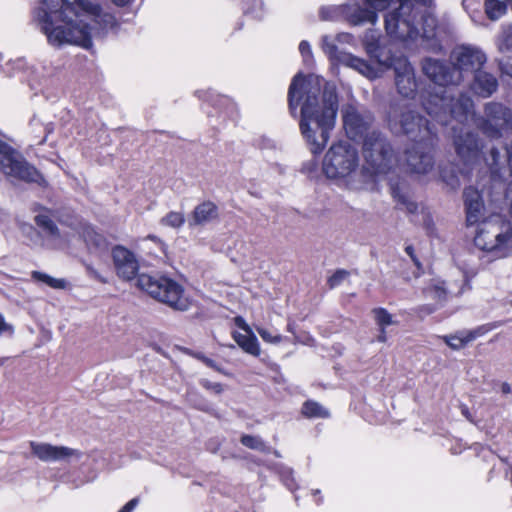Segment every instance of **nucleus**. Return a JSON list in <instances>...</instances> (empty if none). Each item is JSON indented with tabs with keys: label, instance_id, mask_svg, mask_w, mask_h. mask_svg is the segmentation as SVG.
<instances>
[{
	"label": "nucleus",
	"instance_id": "f257e3e1",
	"mask_svg": "<svg viewBox=\"0 0 512 512\" xmlns=\"http://www.w3.org/2000/svg\"><path fill=\"white\" fill-rule=\"evenodd\" d=\"M126 6L132 0H112ZM34 19L54 47L75 45L90 49L93 38L116 25L115 17L97 0H40Z\"/></svg>",
	"mask_w": 512,
	"mask_h": 512
},
{
	"label": "nucleus",
	"instance_id": "f03ea898",
	"mask_svg": "<svg viewBox=\"0 0 512 512\" xmlns=\"http://www.w3.org/2000/svg\"><path fill=\"white\" fill-rule=\"evenodd\" d=\"M322 80L318 76L296 75L289 87V107L293 112L301 105L300 130L310 150L320 153L335 126L338 110L336 88L326 83L320 96Z\"/></svg>",
	"mask_w": 512,
	"mask_h": 512
},
{
	"label": "nucleus",
	"instance_id": "7ed1b4c3",
	"mask_svg": "<svg viewBox=\"0 0 512 512\" xmlns=\"http://www.w3.org/2000/svg\"><path fill=\"white\" fill-rule=\"evenodd\" d=\"M423 71L433 82L422 103L430 116L443 125H448L451 119L463 124L474 118L471 99L465 95L455 99L453 88L446 87L455 83V75H459L455 67L450 68L438 60L426 59L423 63Z\"/></svg>",
	"mask_w": 512,
	"mask_h": 512
},
{
	"label": "nucleus",
	"instance_id": "20e7f679",
	"mask_svg": "<svg viewBox=\"0 0 512 512\" xmlns=\"http://www.w3.org/2000/svg\"><path fill=\"white\" fill-rule=\"evenodd\" d=\"M475 246L504 257L512 250V225L500 215H492L480 222L474 237Z\"/></svg>",
	"mask_w": 512,
	"mask_h": 512
},
{
	"label": "nucleus",
	"instance_id": "39448f33",
	"mask_svg": "<svg viewBox=\"0 0 512 512\" xmlns=\"http://www.w3.org/2000/svg\"><path fill=\"white\" fill-rule=\"evenodd\" d=\"M137 286L175 310L186 311L191 306L183 287L171 278L143 273L137 278Z\"/></svg>",
	"mask_w": 512,
	"mask_h": 512
},
{
	"label": "nucleus",
	"instance_id": "423d86ee",
	"mask_svg": "<svg viewBox=\"0 0 512 512\" xmlns=\"http://www.w3.org/2000/svg\"><path fill=\"white\" fill-rule=\"evenodd\" d=\"M358 167V151L349 142L345 141L332 145L323 160L324 174L330 179L344 183H348Z\"/></svg>",
	"mask_w": 512,
	"mask_h": 512
},
{
	"label": "nucleus",
	"instance_id": "0eeeda50",
	"mask_svg": "<svg viewBox=\"0 0 512 512\" xmlns=\"http://www.w3.org/2000/svg\"><path fill=\"white\" fill-rule=\"evenodd\" d=\"M413 0H401L399 7L385 15V30L388 36L406 45L416 43L420 30L415 25L416 12Z\"/></svg>",
	"mask_w": 512,
	"mask_h": 512
},
{
	"label": "nucleus",
	"instance_id": "6e6552de",
	"mask_svg": "<svg viewBox=\"0 0 512 512\" xmlns=\"http://www.w3.org/2000/svg\"><path fill=\"white\" fill-rule=\"evenodd\" d=\"M374 43H367V54L375 59L384 68L392 67L395 74V86L397 92L405 98H414L417 91L415 71L410 62L403 56L377 54Z\"/></svg>",
	"mask_w": 512,
	"mask_h": 512
},
{
	"label": "nucleus",
	"instance_id": "1a4fd4ad",
	"mask_svg": "<svg viewBox=\"0 0 512 512\" xmlns=\"http://www.w3.org/2000/svg\"><path fill=\"white\" fill-rule=\"evenodd\" d=\"M364 169L373 175H384L395 165L396 158L390 144L376 131L367 134L363 141Z\"/></svg>",
	"mask_w": 512,
	"mask_h": 512
},
{
	"label": "nucleus",
	"instance_id": "9d476101",
	"mask_svg": "<svg viewBox=\"0 0 512 512\" xmlns=\"http://www.w3.org/2000/svg\"><path fill=\"white\" fill-rule=\"evenodd\" d=\"M389 127L397 134H405L415 142H429L432 130L429 123L414 111H393L389 117Z\"/></svg>",
	"mask_w": 512,
	"mask_h": 512
},
{
	"label": "nucleus",
	"instance_id": "9b49d317",
	"mask_svg": "<svg viewBox=\"0 0 512 512\" xmlns=\"http://www.w3.org/2000/svg\"><path fill=\"white\" fill-rule=\"evenodd\" d=\"M0 170L12 180L38 182V171L8 144L0 140Z\"/></svg>",
	"mask_w": 512,
	"mask_h": 512
},
{
	"label": "nucleus",
	"instance_id": "f8f14e48",
	"mask_svg": "<svg viewBox=\"0 0 512 512\" xmlns=\"http://www.w3.org/2000/svg\"><path fill=\"white\" fill-rule=\"evenodd\" d=\"M342 114L344 128L349 138L357 140L373 132L369 131L373 120L371 113L356 105L348 104L343 107Z\"/></svg>",
	"mask_w": 512,
	"mask_h": 512
},
{
	"label": "nucleus",
	"instance_id": "ddd939ff",
	"mask_svg": "<svg viewBox=\"0 0 512 512\" xmlns=\"http://www.w3.org/2000/svg\"><path fill=\"white\" fill-rule=\"evenodd\" d=\"M322 46L324 52L331 58L336 60L338 63L354 69L361 75L374 79L379 77V72L367 63L364 59L354 56L350 53L338 51L333 40L329 36L323 37Z\"/></svg>",
	"mask_w": 512,
	"mask_h": 512
},
{
	"label": "nucleus",
	"instance_id": "4468645a",
	"mask_svg": "<svg viewBox=\"0 0 512 512\" xmlns=\"http://www.w3.org/2000/svg\"><path fill=\"white\" fill-rule=\"evenodd\" d=\"M430 142H418L405 152V161L410 172L425 175L434 168V157Z\"/></svg>",
	"mask_w": 512,
	"mask_h": 512
},
{
	"label": "nucleus",
	"instance_id": "2eb2a0df",
	"mask_svg": "<svg viewBox=\"0 0 512 512\" xmlns=\"http://www.w3.org/2000/svg\"><path fill=\"white\" fill-rule=\"evenodd\" d=\"M487 119L482 123L483 132L490 138L503 135L509 127L510 112L502 104L489 103L486 105Z\"/></svg>",
	"mask_w": 512,
	"mask_h": 512
},
{
	"label": "nucleus",
	"instance_id": "dca6fc26",
	"mask_svg": "<svg viewBox=\"0 0 512 512\" xmlns=\"http://www.w3.org/2000/svg\"><path fill=\"white\" fill-rule=\"evenodd\" d=\"M454 146L457 155L465 163L476 162L480 157L482 145L479 144L476 137L464 126L459 129L453 127Z\"/></svg>",
	"mask_w": 512,
	"mask_h": 512
},
{
	"label": "nucleus",
	"instance_id": "f3484780",
	"mask_svg": "<svg viewBox=\"0 0 512 512\" xmlns=\"http://www.w3.org/2000/svg\"><path fill=\"white\" fill-rule=\"evenodd\" d=\"M33 455L43 462L67 461L70 458H79L78 450L65 447L54 446L48 443L30 442Z\"/></svg>",
	"mask_w": 512,
	"mask_h": 512
},
{
	"label": "nucleus",
	"instance_id": "a211bd4d",
	"mask_svg": "<svg viewBox=\"0 0 512 512\" xmlns=\"http://www.w3.org/2000/svg\"><path fill=\"white\" fill-rule=\"evenodd\" d=\"M112 258L117 275L123 280H132L138 272L139 263L133 252L123 246L112 249Z\"/></svg>",
	"mask_w": 512,
	"mask_h": 512
},
{
	"label": "nucleus",
	"instance_id": "6ab92c4d",
	"mask_svg": "<svg viewBox=\"0 0 512 512\" xmlns=\"http://www.w3.org/2000/svg\"><path fill=\"white\" fill-rule=\"evenodd\" d=\"M454 54L457 65L455 68L458 71H476L486 61L484 53L480 49L471 46L459 47ZM459 74H461V72H459ZM455 77L458 80L460 75H455Z\"/></svg>",
	"mask_w": 512,
	"mask_h": 512
},
{
	"label": "nucleus",
	"instance_id": "aec40b11",
	"mask_svg": "<svg viewBox=\"0 0 512 512\" xmlns=\"http://www.w3.org/2000/svg\"><path fill=\"white\" fill-rule=\"evenodd\" d=\"M35 223L43 230L46 237L53 242L54 247L62 248L70 242V234L58 228L47 213L36 215Z\"/></svg>",
	"mask_w": 512,
	"mask_h": 512
},
{
	"label": "nucleus",
	"instance_id": "412c9836",
	"mask_svg": "<svg viewBox=\"0 0 512 512\" xmlns=\"http://www.w3.org/2000/svg\"><path fill=\"white\" fill-rule=\"evenodd\" d=\"M219 218L218 206L212 201H203L196 205L188 219L189 227H204Z\"/></svg>",
	"mask_w": 512,
	"mask_h": 512
},
{
	"label": "nucleus",
	"instance_id": "4be33fe9",
	"mask_svg": "<svg viewBox=\"0 0 512 512\" xmlns=\"http://www.w3.org/2000/svg\"><path fill=\"white\" fill-rule=\"evenodd\" d=\"M464 201L466 207V223L474 225L482 219L484 205L481 194L473 187L464 190Z\"/></svg>",
	"mask_w": 512,
	"mask_h": 512
},
{
	"label": "nucleus",
	"instance_id": "5701e85b",
	"mask_svg": "<svg viewBox=\"0 0 512 512\" xmlns=\"http://www.w3.org/2000/svg\"><path fill=\"white\" fill-rule=\"evenodd\" d=\"M75 230L83 238L91 252L100 253L107 250L108 243L106 239L96 232L92 226L86 223H79Z\"/></svg>",
	"mask_w": 512,
	"mask_h": 512
},
{
	"label": "nucleus",
	"instance_id": "b1692460",
	"mask_svg": "<svg viewBox=\"0 0 512 512\" xmlns=\"http://www.w3.org/2000/svg\"><path fill=\"white\" fill-rule=\"evenodd\" d=\"M242 330L245 333H235L234 340L245 352L258 356L260 354V346L250 326L243 323Z\"/></svg>",
	"mask_w": 512,
	"mask_h": 512
},
{
	"label": "nucleus",
	"instance_id": "393cba45",
	"mask_svg": "<svg viewBox=\"0 0 512 512\" xmlns=\"http://www.w3.org/2000/svg\"><path fill=\"white\" fill-rule=\"evenodd\" d=\"M497 88V80L496 78L486 72L478 71L475 74L473 90L475 93L488 97L490 96Z\"/></svg>",
	"mask_w": 512,
	"mask_h": 512
},
{
	"label": "nucleus",
	"instance_id": "a878e982",
	"mask_svg": "<svg viewBox=\"0 0 512 512\" xmlns=\"http://www.w3.org/2000/svg\"><path fill=\"white\" fill-rule=\"evenodd\" d=\"M477 337L476 332H460L455 335L444 336L443 340L446 344L454 350H459L465 347L468 343L473 341Z\"/></svg>",
	"mask_w": 512,
	"mask_h": 512
},
{
	"label": "nucleus",
	"instance_id": "bb28decb",
	"mask_svg": "<svg viewBox=\"0 0 512 512\" xmlns=\"http://www.w3.org/2000/svg\"><path fill=\"white\" fill-rule=\"evenodd\" d=\"M507 10L505 2L499 0H485V12L489 19L495 21L501 18Z\"/></svg>",
	"mask_w": 512,
	"mask_h": 512
},
{
	"label": "nucleus",
	"instance_id": "cd10ccee",
	"mask_svg": "<svg viewBox=\"0 0 512 512\" xmlns=\"http://www.w3.org/2000/svg\"><path fill=\"white\" fill-rule=\"evenodd\" d=\"M185 222V216L179 211H170L164 217L161 218L160 224L173 229H178L183 226Z\"/></svg>",
	"mask_w": 512,
	"mask_h": 512
},
{
	"label": "nucleus",
	"instance_id": "c85d7f7f",
	"mask_svg": "<svg viewBox=\"0 0 512 512\" xmlns=\"http://www.w3.org/2000/svg\"><path fill=\"white\" fill-rule=\"evenodd\" d=\"M302 413L307 417L325 418L329 416L328 411L324 407L313 401L304 403Z\"/></svg>",
	"mask_w": 512,
	"mask_h": 512
},
{
	"label": "nucleus",
	"instance_id": "c756f323",
	"mask_svg": "<svg viewBox=\"0 0 512 512\" xmlns=\"http://www.w3.org/2000/svg\"><path fill=\"white\" fill-rule=\"evenodd\" d=\"M497 47L501 52L512 49V26H505L497 37Z\"/></svg>",
	"mask_w": 512,
	"mask_h": 512
},
{
	"label": "nucleus",
	"instance_id": "7c9ffc66",
	"mask_svg": "<svg viewBox=\"0 0 512 512\" xmlns=\"http://www.w3.org/2000/svg\"><path fill=\"white\" fill-rule=\"evenodd\" d=\"M32 277L40 282L47 284L49 287L54 289H63L66 286V282L63 279L54 278L48 274L34 271Z\"/></svg>",
	"mask_w": 512,
	"mask_h": 512
},
{
	"label": "nucleus",
	"instance_id": "2f4dec72",
	"mask_svg": "<svg viewBox=\"0 0 512 512\" xmlns=\"http://www.w3.org/2000/svg\"><path fill=\"white\" fill-rule=\"evenodd\" d=\"M422 32H420L419 39H431L435 35L436 19L431 16H423Z\"/></svg>",
	"mask_w": 512,
	"mask_h": 512
},
{
	"label": "nucleus",
	"instance_id": "473e14b6",
	"mask_svg": "<svg viewBox=\"0 0 512 512\" xmlns=\"http://www.w3.org/2000/svg\"><path fill=\"white\" fill-rule=\"evenodd\" d=\"M374 319L380 328L385 329L387 326L394 324L392 315L384 308H375L373 311Z\"/></svg>",
	"mask_w": 512,
	"mask_h": 512
},
{
	"label": "nucleus",
	"instance_id": "72a5a7b5",
	"mask_svg": "<svg viewBox=\"0 0 512 512\" xmlns=\"http://www.w3.org/2000/svg\"><path fill=\"white\" fill-rule=\"evenodd\" d=\"M378 38L379 37H378V35L375 32H373V31L367 32L365 34V36H364V39H363L365 50L367 51V43H374L376 45V47H377V52H376L377 54H381L382 53L383 56H385V55H392L389 50H387L386 48L381 47L379 45Z\"/></svg>",
	"mask_w": 512,
	"mask_h": 512
},
{
	"label": "nucleus",
	"instance_id": "f704fd0d",
	"mask_svg": "<svg viewBox=\"0 0 512 512\" xmlns=\"http://www.w3.org/2000/svg\"><path fill=\"white\" fill-rule=\"evenodd\" d=\"M426 293L434 299L443 300L446 296V288L444 282L437 281L426 289Z\"/></svg>",
	"mask_w": 512,
	"mask_h": 512
},
{
	"label": "nucleus",
	"instance_id": "c9c22d12",
	"mask_svg": "<svg viewBox=\"0 0 512 512\" xmlns=\"http://www.w3.org/2000/svg\"><path fill=\"white\" fill-rule=\"evenodd\" d=\"M256 330L260 337L263 339V341L267 343L278 344L282 341V336L280 334L272 333L271 331L263 327H256Z\"/></svg>",
	"mask_w": 512,
	"mask_h": 512
},
{
	"label": "nucleus",
	"instance_id": "e433bc0d",
	"mask_svg": "<svg viewBox=\"0 0 512 512\" xmlns=\"http://www.w3.org/2000/svg\"><path fill=\"white\" fill-rule=\"evenodd\" d=\"M241 443L244 446L251 448V449L261 450V451L265 449V445H264L263 441L259 437H256V436L244 435L241 437Z\"/></svg>",
	"mask_w": 512,
	"mask_h": 512
},
{
	"label": "nucleus",
	"instance_id": "4c0bfd02",
	"mask_svg": "<svg viewBox=\"0 0 512 512\" xmlns=\"http://www.w3.org/2000/svg\"><path fill=\"white\" fill-rule=\"evenodd\" d=\"M348 276V273L345 270L336 271L329 279L328 284L330 288H334L340 285Z\"/></svg>",
	"mask_w": 512,
	"mask_h": 512
},
{
	"label": "nucleus",
	"instance_id": "58836bf2",
	"mask_svg": "<svg viewBox=\"0 0 512 512\" xmlns=\"http://www.w3.org/2000/svg\"><path fill=\"white\" fill-rule=\"evenodd\" d=\"M201 384L205 389L211 391L214 394H220L223 391V387L220 383L210 382L208 380H202Z\"/></svg>",
	"mask_w": 512,
	"mask_h": 512
},
{
	"label": "nucleus",
	"instance_id": "ea45409f",
	"mask_svg": "<svg viewBox=\"0 0 512 512\" xmlns=\"http://www.w3.org/2000/svg\"><path fill=\"white\" fill-rule=\"evenodd\" d=\"M299 50H300V53L303 55V57H310L311 55V48H310V45L308 42L306 41H302L300 44H299Z\"/></svg>",
	"mask_w": 512,
	"mask_h": 512
},
{
	"label": "nucleus",
	"instance_id": "a19ab883",
	"mask_svg": "<svg viewBox=\"0 0 512 512\" xmlns=\"http://www.w3.org/2000/svg\"><path fill=\"white\" fill-rule=\"evenodd\" d=\"M490 157H491V162H489V165H491V166L498 165L500 156H499V152L494 147L491 148Z\"/></svg>",
	"mask_w": 512,
	"mask_h": 512
},
{
	"label": "nucleus",
	"instance_id": "79ce46f5",
	"mask_svg": "<svg viewBox=\"0 0 512 512\" xmlns=\"http://www.w3.org/2000/svg\"><path fill=\"white\" fill-rule=\"evenodd\" d=\"M138 504V499L130 500L119 512H131Z\"/></svg>",
	"mask_w": 512,
	"mask_h": 512
},
{
	"label": "nucleus",
	"instance_id": "37998d69",
	"mask_svg": "<svg viewBox=\"0 0 512 512\" xmlns=\"http://www.w3.org/2000/svg\"><path fill=\"white\" fill-rule=\"evenodd\" d=\"M405 251L406 253L411 257L412 261L414 262V264L417 266V268H420L421 267V264L419 262V260L416 258L415 254H414V249L412 246H407L405 248Z\"/></svg>",
	"mask_w": 512,
	"mask_h": 512
},
{
	"label": "nucleus",
	"instance_id": "c03bdc74",
	"mask_svg": "<svg viewBox=\"0 0 512 512\" xmlns=\"http://www.w3.org/2000/svg\"><path fill=\"white\" fill-rule=\"evenodd\" d=\"M198 358H199V359H200V360H201L205 365H207V366H209V367H211V368H213V369H216V370L220 371V369L217 367V365L215 364V362H214L213 360H211V359H209V358H207V357H205V356H203V355L198 356Z\"/></svg>",
	"mask_w": 512,
	"mask_h": 512
},
{
	"label": "nucleus",
	"instance_id": "a18cd8bd",
	"mask_svg": "<svg viewBox=\"0 0 512 512\" xmlns=\"http://www.w3.org/2000/svg\"><path fill=\"white\" fill-rule=\"evenodd\" d=\"M9 330H11V326L5 322L3 315L0 313V333L6 332Z\"/></svg>",
	"mask_w": 512,
	"mask_h": 512
},
{
	"label": "nucleus",
	"instance_id": "49530a36",
	"mask_svg": "<svg viewBox=\"0 0 512 512\" xmlns=\"http://www.w3.org/2000/svg\"><path fill=\"white\" fill-rule=\"evenodd\" d=\"M352 40V36L347 33H342L337 36L338 42H346L349 43Z\"/></svg>",
	"mask_w": 512,
	"mask_h": 512
},
{
	"label": "nucleus",
	"instance_id": "de8ad7c7",
	"mask_svg": "<svg viewBox=\"0 0 512 512\" xmlns=\"http://www.w3.org/2000/svg\"><path fill=\"white\" fill-rule=\"evenodd\" d=\"M443 180L450 186L452 187H455L456 185H458V182L457 180L455 179V176H452L450 178H446L443 174L441 175Z\"/></svg>",
	"mask_w": 512,
	"mask_h": 512
},
{
	"label": "nucleus",
	"instance_id": "09e8293b",
	"mask_svg": "<svg viewBox=\"0 0 512 512\" xmlns=\"http://www.w3.org/2000/svg\"><path fill=\"white\" fill-rule=\"evenodd\" d=\"M377 340L379 342H383V343L386 342L387 336H386L385 329L380 328V334L378 335Z\"/></svg>",
	"mask_w": 512,
	"mask_h": 512
},
{
	"label": "nucleus",
	"instance_id": "8fccbe9b",
	"mask_svg": "<svg viewBox=\"0 0 512 512\" xmlns=\"http://www.w3.org/2000/svg\"><path fill=\"white\" fill-rule=\"evenodd\" d=\"M243 323H245V321L240 318V317H237L236 318V324L242 329V326H243Z\"/></svg>",
	"mask_w": 512,
	"mask_h": 512
},
{
	"label": "nucleus",
	"instance_id": "3c124183",
	"mask_svg": "<svg viewBox=\"0 0 512 512\" xmlns=\"http://www.w3.org/2000/svg\"><path fill=\"white\" fill-rule=\"evenodd\" d=\"M502 391L504 393H508L510 391V386L508 384H503L502 385Z\"/></svg>",
	"mask_w": 512,
	"mask_h": 512
},
{
	"label": "nucleus",
	"instance_id": "603ef678",
	"mask_svg": "<svg viewBox=\"0 0 512 512\" xmlns=\"http://www.w3.org/2000/svg\"><path fill=\"white\" fill-rule=\"evenodd\" d=\"M507 74L512 76V64L509 66V69L505 71Z\"/></svg>",
	"mask_w": 512,
	"mask_h": 512
},
{
	"label": "nucleus",
	"instance_id": "864d4df0",
	"mask_svg": "<svg viewBox=\"0 0 512 512\" xmlns=\"http://www.w3.org/2000/svg\"><path fill=\"white\" fill-rule=\"evenodd\" d=\"M414 2L426 3L427 0H413Z\"/></svg>",
	"mask_w": 512,
	"mask_h": 512
}]
</instances>
